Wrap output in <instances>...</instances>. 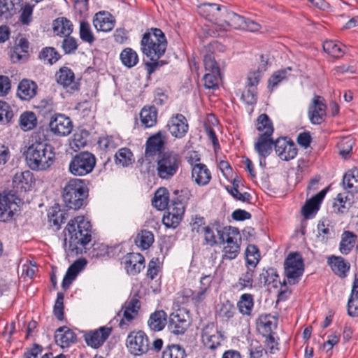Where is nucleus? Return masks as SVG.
<instances>
[{
    "label": "nucleus",
    "instance_id": "36",
    "mask_svg": "<svg viewBox=\"0 0 358 358\" xmlns=\"http://www.w3.org/2000/svg\"><path fill=\"white\" fill-rule=\"evenodd\" d=\"M217 232L220 243L224 245L234 243V241H241L239 231L236 227L231 226L225 227L221 229H217Z\"/></svg>",
    "mask_w": 358,
    "mask_h": 358
},
{
    "label": "nucleus",
    "instance_id": "40",
    "mask_svg": "<svg viewBox=\"0 0 358 358\" xmlns=\"http://www.w3.org/2000/svg\"><path fill=\"white\" fill-rule=\"evenodd\" d=\"M167 315L162 310L152 313L148 321L150 329L153 331H162L166 324Z\"/></svg>",
    "mask_w": 358,
    "mask_h": 358
},
{
    "label": "nucleus",
    "instance_id": "5",
    "mask_svg": "<svg viewBox=\"0 0 358 358\" xmlns=\"http://www.w3.org/2000/svg\"><path fill=\"white\" fill-rule=\"evenodd\" d=\"M94 154L82 151L73 155L69 164V172L75 176H85L90 173L96 166Z\"/></svg>",
    "mask_w": 358,
    "mask_h": 358
},
{
    "label": "nucleus",
    "instance_id": "14",
    "mask_svg": "<svg viewBox=\"0 0 358 358\" xmlns=\"http://www.w3.org/2000/svg\"><path fill=\"white\" fill-rule=\"evenodd\" d=\"M201 340L206 348L214 350L220 345L224 338L215 324L210 323L203 329Z\"/></svg>",
    "mask_w": 358,
    "mask_h": 358
},
{
    "label": "nucleus",
    "instance_id": "42",
    "mask_svg": "<svg viewBox=\"0 0 358 358\" xmlns=\"http://www.w3.org/2000/svg\"><path fill=\"white\" fill-rule=\"evenodd\" d=\"M255 273V268L247 266L246 271L241 275L234 287L238 290L252 289L253 287Z\"/></svg>",
    "mask_w": 358,
    "mask_h": 358
},
{
    "label": "nucleus",
    "instance_id": "59",
    "mask_svg": "<svg viewBox=\"0 0 358 358\" xmlns=\"http://www.w3.org/2000/svg\"><path fill=\"white\" fill-rule=\"evenodd\" d=\"M13 116L10 106L6 101H0V124L5 125L11 122Z\"/></svg>",
    "mask_w": 358,
    "mask_h": 358
},
{
    "label": "nucleus",
    "instance_id": "46",
    "mask_svg": "<svg viewBox=\"0 0 358 358\" xmlns=\"http://www.w3.org/2000/svg\"><path fill=\"white\" fill-rule=\"evenodd\" d=\"M115 162L122 167L131 165L134 162V157L131 150L128 148L119 149L115 155Z\"/></svg>",
    "mask_w": 358,
    "mask_h": 358
},
{
    "label": "nucleus",
    "instance_id": "26",
    "mask_svg": "<svg viewBox=\"0 0 358 358\" xmlns=\"http://www.w3.org/2000/svg\"><path fill=\"white\" fill-rule=\"evenodd\" d=\"M192 178L199 186L208 185L211 180V173L207 166L201 163L196 164L192 169Z\"/></svg>",
    "mask_w": 358,
    "mask_h": 358
},
{
    "label": "nucleus",
    "instance_id": "60",
    "mask_svg": "<svg viewBox=\"0 0 358 358\" xmlns=\"http://www.w3.org/2000/svg\"><path fill=\"white\" fill-rule=\"evenodd\" d=\"M249 358H268L267 352L257 341H252L249 347Z\"/></svg>",
    "mask_w": 358,
    "mask_h": 358
},
{
    "label": "nucleus",
    "instance_id": "27",
    "mask_svg": "<svg viewBox=\"0 0 358 358\" xmlns=\"http://www.w3.org/2000/svg\"><path fill=\"white\" fill-rule=\"evenodd\" d=\"M275 148V141L272 136L259 135L255 143V150L261 158L265 159Z\"/></svg>",
    "mask_w": 358,
    "mask_h": 358
},
{
    "label": "nucleus",
    "instance_id": "31",
    "mask_svg": "<svg viewBox=\"0 0 358 358\" xmlns=\"http://www.w3.org/2000/svg\"><path fill=\"white\" fill-rule=\"evenodd\" d=\"M29 43L25 38H20L13 48L10 52V59L13 63L26 60L29 56Z\"/></svg>",
    "mask_w": 358,
    "mask_h": 358
},
{
    "label": "nucleus",
    "instance_id": "21",
    "mask_svg": "<svg viewBox=\"0 0 358 358\" xmlns=\"http://www.w3.org/2000/svg\"><path fill=\"white\" fill-rule=\"evenodd\" d=\"M189 325L187 315L180 310L172 313L169 316L168 327L176 335L183 334Z\"/></svg>",
    "mask_w": 358,
    "mask_h": 358
},
{
    "label": "nucleus",
    "instance_id": "62",
    "mask_svg": "<svg viewBox=\"0 0 358 358\" xmlns=\"http://www.w3.org/2000/svg\"><path fill=\"white\" fill-rule=\"evenodd\" d=\"M236 313V308L229 301L223 302L218 310L219 316L229 320L232 318Z\"/></svg>",
    "mask_w": 358,
    "mask_h": 358
},
{
    "label": "nucleus",
    "instance_id": "15",
    "mask_svg": "<svg viewBox=\"0 0 358 358\" xmlns=\"http://www.w3.org/2000/svg\"><path fill=\"white\" fill-rule=\"evenodd\" d=\"M167 127L171 134L177 138H183L188 131L186 117L180 113L173 115L168 121Z\"/></svg>",
    "mask_w": 358,
    "mask_h": 358
},
{
    "label": "nucleus",
    "instance_id": "18",
    "mask_svg": "<svg viewBox=\"0 0 358 358\" xmlns=\"http://www.w3.org/2000/svg\"><path fill=\"white\" fill-rule=\"evenodd\" d=\"M326 109L327 106L324 103V99L320 96H315L308 112L311 123L320 124L324 120Z\"/></svg>",
    "mask_w": 358,
    "mask_h": 358
},
{
    "label": "nucleus",
    "instance_id": "47",
    "mask_svg": "<svg viewBox=\"0 0 358 358\" xmlns=\"http://www.w3.org/2000/svg\"><path fill=\"white\" fill-rule=\"evenodd\" d=\"M253 307L254 298L251 294L245 293L240 296L237 302V308L242 315L250 316Z\"/></svg>",
    "mask_w": 358,
    "mask_h": 358
},
{
    "label": "nucleus",
    "instance_id": "29",
    "mask_svg": "<svg viewBox=\"0 0 358 358\" xmlns=\"http://www.w3.org/2000/svg\"><path fill=\"white\" fill-rule=\"evenodd\" d=\"M326 192V190L323 189L306 202L302 208V214L305 218L309 219L317 212Z\"/></svg>",
    "mask_w": 358,
    "mask_h": 358
},
{
    "label": "nucleus",
    "instance_id": "38",
    "mask_svg": "<svg viewBox=\"0 0 358 358\" xmlns=\"http://www.w3.org/2000/svg\"><path fill=\"white\" fill-rule=\"evenodd\" d=\"M73 24L66 17H58L52 22L53 32L60 36H68L73 31Z\"/></svg>",
    "mask_w": 358,
    "mask_h": 358
},
{
    "label": "nucleus",
    "instance_id": "52",
    "mask_svg": "<svg viewBox=\"0 0 358 358\" xmlns=\"http://www.w3.org/2000/svg\"><path fill=\"white\" fill-rule=\"evenodd\" d=\"M36 124L37 118L34 112L26 111L21 114L20 117V126L23 131H30L35 128Z\"/></svg>",
    "mask_w": 358,
    "mask_h": 358
},
{
    "label": "nucleus",
    "instance_id": "58",
    "mask_svg": "<svg viewBox=\"0 0 358 358\" xmlns=\"http://www.w3.org/2000/svg\"><path fill=\"white\" fill-rule=\"evenodd\" d=\"M186 353L179 345H168L162 352V358H185Z\"/></svg>",
    "mask_w": 358,
    "mask_h": 358
},
{
    "label": "nucleus",
    "instance_id": "10",
    "mask_svg": "<svg viewBox=\"0 0 358 358\" xmlns=\"http://www.w3.org/2000/svg\"><path fill=\"white\" fill-rule=\"evenodd\" d=\"M197 10L200 15L220 27L226 7L217 3H203L198 6Z\"/></svg>",
    "mask_w": 358,
    "mask_h": 358
},
{
    "label": "nucleus",
    "instance_id": "22",
    "mask_svg": "<svg viewBox=\"0 0 358 358\" xmlns=\"http://www.w3.org/2000/svg\"><path fill=\"white\" fill-rule=\"evenodd\" d=\"M123 264L127 273L136 275L145 267V258L140 253H129L124 257Z\"/></svg>",
    "mask_w": 358,
    "mask_h": 358
},
{
    "label": "nucleus",
    "instance_id": "32",
    "mask_svg": "<svg viewBox=\"0 0 358 358\" xmlns=\"http://www.w3.org/2000/svg\"><path fill=\"white\" fill-rule=\"evenodd\" d=\"M278 324V318L271 314H262L257 319L258 330L264 335L272 334Z\"/></svg>",
    "mask_w": 358,
    "mask_h": 358
},
{
    "label": "nucleus",
    "instance_id": "44",
    "mask_svg": "<svg viewBox=\"0 0 358 358\" xmlns=\"http://www.w3.org/2000/svg\"><path fill=\"white\" fill-rule=\"evenodd\" d=\"M348 314L350 317L358 316V278H355L347 304Z\"/></svg>",
    "mask_w": 358,
    "mask_h": 358
},
{
    "label": "nucleus",
    "instance_id": "17",
    "mask_svg": "<svg viewBox=\"0 0 358 358\" xmlns=\"http://www.w3.org/2000/svg\"><path fill=\"white\" fill-rule=\"evenodd\" d=\"M58 84L71 93L78 90L79 84L76 81L73 71L66 66L61 67L55 74Z\"/></svg>",
    "mask_w": 358,
    "mask_h": 358
},
{
    "label": "nucleus",
    "instance_id": "55",
    "mask_svg": "<svg viewBox=\"0 0 358 358\" xmlns=\"http://www.w3.org/2000/svg\"><path fill=\"white\" fill-rule=\"evenodd\" d=\"M241 241H234L224 245L222 249L223 259H234L240 253Z\"/></svg>",
    "mask_w": 358,
    "mask_h": 358
},
{
    "label": "nucleus",
    "instance_id": "23",
    "mask_svg": "<svg viewBox=\"0 0 358 358\" xmlns=\"http://www.w3.org/2000/svg\"><path fill=\"white\" fill-rule=\"evenodd\" d=\"M34 184L33 173L29 171L16 173L13 178V186L17 192L29 191Z\"/></svg>",
    "mask_w": 358,
    "mask_h": 358
},
{
    "label": "nucleus",
    "instance_id": "25",
    "mask_svg": "<svg viewBox=\"0 0 358 358\" xmlns=\"http://www.w3.org/2000/svg\"><path fill=\"white\" fill-rule=\"evenodd\" d=\"M140 308L141 302L137 297L133 296L128 299L122 308L123 310V317L120 324L122 325L124 323V320L128 322H131L137 316Z\"/></svg>",
    "mask_w": 358,
    "mask_h": 358
},
{
    "label": "nucleus",
    "instance_id": "3",
    "mask_svg": "<svg viewBox=\"0 0 358 358\" xmlns=\"http://www.w3.org/2000/svg\"><path fill=\"white\" fill-rule=\"evenodd\" d=\"M166 47V38L160 29L151 28L143 34L141 50L150 60H159L164 55Z\"/></svg>",
    "mask_w": 358,
    "mask_h": 358
},
{
    "label": "nucleus",
    "instance_id": "49",
    "mask_svg": "<svg viewBox=\"0 0 358 358\" xmlns=\"http://www.w3.org/2000/svg\"><path fill=\"white\" fill-rule=\"evenodd\" d=\"M152 204L158 210H164L169 206V192L164 187L159 188L155 193L152 200Z\"/></svg>",
    "mask_w": 358,
    "mask_h": 358
},
{
    "label": "nucleus",
    "instance_id": "35",
    "mask_svg": "<svg viewBox=\"0 0 358 358\" xmlns=\"http://www.w3.org/2000/svg\"><path fill=\"white\" fill-rule=\"evenodd\" d=\"M86 265L85 259H79L72 264L68 268L66 275L62 280V287L66 289L76 279L77 275L81 271Z\"/></svg>",
    "mask_w": 358,
    "mask_h": 358
},
{
    "label": "nucleus",
    "instance_id": "8",
    "mask_svg": "<svg viewBox=\"0 0 358 358\" xmlns=\"http://www.w3.org/2000/svg\"><path fill=\"white\" fill-rule=\"evenodd\" d=\"M286 282L295 285L299 282L304 271L303 259L299 253H291L284 262Z\"/></svg>",
    "mask_w": 358,
    "mask_h": 358
},
{
    "label": "nucleus",
    "instance_id": "9",
    "mask_svg": "<svg viewBox=\"0 0 358 358\" xmlns=\"http://www.w3.org/2000/svg\"><path fill=\"white\" fill-rule=\"evenodd\" d=\"M127 347L131 354L141 355L150 349V341L142 331L131 332L127 338Z\"/></svg>",
    "mask_w": 358,
    "mask_h": 358
},
{
    "label": "nucleus",
    "instance_id": "6",
    "mask_svg": "<svg viewBox=\"0 0 358 358\" xmlns=\"http://www.w3.org/2000/svg\"><path fill=\"white\" fill-rule=\"evenodd\" d=\"M181 163L180 157L173 152L160 154L157 164V176L162 179H170L175 176Z\"/></svg>",
    "mask_w": 358,
    "mask_h": 358
},
{
    "label": "nucleus",
    "instance_id": "45",
    "mask_svg": "<svg viewBox=\"0 0 358 358\" xmlns=\"http://www.w3.org/2000/svg\"><path fill=\"white\" fill-rule=\"evenodd\" d=\"M343 185L345 189L352 192H358V169L355 168L347 171L343 178Z\"/></svg>",
    "mask_w": 358,
    "mask_h": 358
},
{
    "label": "nucleus",
    "instance_id": "39",
    "mask_svg": "<svg viewBox=\"0 0 358 358\" xmlns=\"http://www.w3.org/2000/svg\"><path fill=\"white\" fill-rule=\"evenodd\" d=\"M259 280L265 285H271L273 288H278L279 285L285 286L287 284L286 280H284L282 283L280 282L279 275L273 268L263 270L262 273L259 274Z\"/></svg>",
    "mask_w": 358,
    "mask_h": 358
},
{
    "label": "nucleus",
    "instance_id": "34",
    "mask_svg": "<svg viewBox=\"0 0 358 358\" xmlns=\"http://www.w3.org/2000/svg\"><path fill=\"white\" fill-rule=\"evenodd\" d=\"M36 92V84L31 80L24 79L18 85L17 94L20 99L29 101L35 96Z\"/></svg>",
    "mask_w": 358,
    "mask_h": 358
},
{
    "label": "nucleus",
    "instance_id": "19",
    "mask_svg": "<svg viewBox=\"0 0 358 358\" xmlns=\"http://www.w3.org/2000/svg\"><path fill=\"white\" fill-rule=\"evenodd\" d=\"M111 332V327H101L98 329L86 333L84 336L85 341L87 345L93 348H99L107 340Z\"/></svg>",
    "mask_w": 358,
    "mask_h": 358
},
{
    "label": "nucleus",
    "instance_id": "57",
    "mask_svg": "<svg viewBox=\"0 0 358 358\" xmlns=\"http://www.w3.org/2000/svg\"><path fill=\"white\" fill-rule=\"evenodd\" d=\"M79 35L83 41L90 44H92L95 40L90 24L85 20H82L80 22Z\"/></svg>",
    "mask_w": 358,
    "mask_h": 358
},
{
    "label": "nucleus",
    "instance_id": "43",
    "mask_svg": "<svg viewBox=\"0 0 358 358\" xmlns=\"http://www.w3.org/2000/svg\"><path fill=\"white\" fill-rule=\"evenodd\" d=\"M256 129L259 135L272 136L274 131L273 122L268 115L263 113L256 120Z\"/></svg>",
    "mask_w": 358,
    "mask_h": 358
},
{
    "label": "nucleus",
    "instance_id": "53",
    "mask_svg": "<svg viewBox=\"0 0 358 358\" xmlns=\"http://www.w3.org/2000/svg\"><path fill=\"white\" fill-rule=\"evenodd\" d=\"M122 63L128 68H131L138 62V56L135 50L130 48H124L120 55Z\"/></svg>",
    "mask_w": 358,
    "mask_h": 358
},
{
    "label": "nucleus",
    "instance_id": "37",
    "mask_svg": "<svg viewBox=\"0 0 358 358\" xmlns=\"http://www.w3.org/2000/svg\"><path fill=\"white\" fill-rule=\"evenodd\" d=\"M357 239V235L350 231H344L341 234L339 243V251L342 255H347L351 252Z\"/></svg>",
    "mask_w": 358,
    "mask_h": 358
},
{
    "label": "nucleus",
    "instance_id": "24",
    "mask_svg": "<svg viewBox=\"0 0 358 358\" xmlns=\"http://www.w3.org/2000/svg\"><path fill=\"white\" fill-rule=\"evenodd\" d=\"M115 21L112 15L105 11L96 13L93 19V24L98 31L108 32L115 27Z\"/></svg>",
    "mask_w": 358,
    "mask_h": 358
},
{
    "label": "nucleus",
    "instance_id": "54",
    "mask_svg": "<svg viewBox=\"0 0 358 358\" xmlns=\"http://www.w3.org/2000/svg\"><path fill=\"white\" fill-rule=\"evenodd\" d=\"M39 58L45 64H53L59 59L60 55L54 48L45 47L41 51Z\"/></svg>",
    "mask_w": 358,
    "mask_h": 358
},
{
    "label": "nucleus",
    "instance_id": "13",
    "mask_svg": "<svg viewBox=\"0 0 358 358\" xmlns=\"http://www.w3.org/2000/svg\"><path fill=\"white\" fill-rule=\"evenodd\" d=\"M185 213V206L180 202H173L167 208L162 218L163 224L167 228H176L180 223Z\"/></svg>",
    "mask_w": 358,
    "mask_h": 358
},
{
    "label": "nucleus",
    "instance_id": "63",
    "mask_svg": "<svg viewBox=\"0 0 358 358\" xmlns=\"http://www.w3.org/2000/svg\"><path fill=\"white\" fill-rule=\"evenodd\" d=\"M34 5L26 3L21 8V13L19 17V22L25 26H28L33 20L32 14L34 10Z\"/></svg>",
    "mask_w": 358,
    "mask_h": 358
},
{
    "label": "nucleus",
    "instance_id": "2",
    "mask_svg": "<svg viewBox=\"0 0 358 358\" xmlns=\"http://www.w3.org/2000/svg\"><path fill=\"white\" fill-rule=\"evenodd\" d=\"M31 143L25 152V158L29 167L34 171H45L55 162L54 147L41 138L38 134L31 136Z\"/></svg>",
    "mask_w": 358,
    "mask_h": 358
},
{
    "label": "nucleus",
    "instance_id": "56",
    "mask_svg": "<svg viewBox=\"0 0 358 358\" xmlns=\"http://www.w3.org/2000/svg\"><path fill=\"white\" fill-rule=\"evenodd\" d=\"M245 255L247 266L256 268L260 259L258 248L255 245H249L246 248Z\"/></svg>",
    "mask_w": 358,
    "mask_h": 358
},
{
    "label": "nucleus",
    "instance_id": "1",
    "mask_svg": "<svg viewBox=\"0 0 358 358\" xmlns=\"http://www.w3.org/2000/svg\"><path fill=\"white\" fill-rule=\"evenodd\" d=\"M92 224L84 216L71 219L64 230L65 250L71 255L82 253L92 241Z\"/></svg>",
    "mask_w": 358,
    "mask_h": 358
},
{
    "label": "nucleus",
    "instance_id": "64",
    "mask_svg": "<svg viewBox=\"0 0 358 358\" xmlns=\"http://www.w3.org/2000/svg\"><path fill=\"white\" fill-rule=\"evenodd\" d=\"M78 42L76 38L68 36H64L62 43V48L65 54H73L78 49Z\"/></svg>",
    "mask_w": 358,
    "mask_h": 358
},
{
    "label": "nucleus",
    "instance_id": "33",
    "mask_svg": "<svg viewBox=\"0 0 358 358\" xmlns=\"http://www.w3.org/2000/svg\"><path fill=\"white\" fill-rule=\"evenodd\" d=\"M353 195L349 193H339L334 199L333 204L334 212L337 214H345L351 208Z\"/></svg>",
    "mask_w": 358,
    "mask_h": 358
},
{
    "label": "nucleus",
    "instance_id": "7",
    "mask_svg": "<svg viewBox=\"0 0 358 358\" xmlns=\"http://www.w3.org/2000/svg\"><path fill=\"white\" fill-rule=\"evenodd\" d=\"M228 27H232L236 29H245L250 31H257L260 29L261 26L257 22L246 19L234 12L229 10L226 8V12L224 13L220 29L225 31Z\"/></svg>",
    "mask_w": 358,
    "mask_h": 358
},
{
    "label": "nucleus",
    "instance_id": "48",
    "mask_svg": "<svg viewBox=\"0 0 358 358\" xmlns=\"http://www.w3.org/2000/svg\"><path fill=\"white\" fill-rule=\"evenodd\" d=\"M345 45L340 42L326 41L323 43V50L334 58H341L345 54Z\"/></svg>",
    "mask_w": 358,
    "mask_h": 358
},
{
    "label": "nucleus",
    "instance_id": "41",
    "mask_svg": "<svg viewBox=\"0 0 358 358\" xmlns=\"http://www.w3.org/2000/svg\"><path fill=\"white\" fill-rule=\"evenodd\" d=\"M140 119L141 124L145 128H150L155 126L157 122V110L156 107L144 106L140 113Z\"/></svg>",
    "mask_w": 358,
    "mask_h": 358
},
{
    "label": "nucleus",
    "instance_id": "28",
    "mask_svg": "<svg viewBox=\"0 0 358 358\" xmlns=\"http://www.w3.org/2000/svg\"><path fill=\"white\" fill-rule=\"evenodd\" d=\"M327 262L333 272L340 278H345L350 269V264L341 256L332 255Z\"/></svg>",
    "mask_w": 358,
    "mask_h": 358
},
{
    "label": "nucleus",
    "instance_id": "12",
    "mask_svg": "<svg viewBox=\"0 0 358 358\" xmlns=\"http://www.w3.org/2000/svg\"><path fill=\"white\" fill-rule=\"evenodd\" d=\"M274 150L279 158L283 161H289L297 154L295 143L287 137H280L275 140Z\"/></svg>",
    "mask_w": 358,
    "mask_h": 358
},
{
    "label": "nucleus",
    "instance_id": "20",
    "mask_svg": "<svg viewBox=\"0 0 358 358\" xmlns=\"http://www.w3.org/2000/svg\"><path fill=\"white\" fill-rule=\"evenodd\" d=\"M17 205L14 195L0 194V222L10 220L17 210Z\"/></svg>",
    "mask_w": 358,
    "mask_h": 358
},
{
    "label": "nucleus",
    "instance_id": "50",
    "mask_svg": "<svg viewBox=\"0 0 358 358\" xmlns=\"http://www.w3.org/2000/svg\"><path fill=\"white\" fill-rule=\"evenodd\" d=\"M21 0H0V19L8 20L15 11V6Z\"/></svg>",
    "mask_w": 358,
    "mask_h": 358
},
{
    "label": "nucleus",
    "instance_id": "61",
    "mask_svg": "<svg viewBox=\"0 0 358 358\" xmlns=\"http://www.w3.org/2000/svg\"><path fill=\"white\" fill-rule=\"evenodd\" d=\"M291 68L282 69L275 72L268 80V87L273 90L275 88L279 83L287 79V71H290Z\"/></svg>",
    "mask_w": 358,
    "mask_h": 358
},
{
    "label": "nucleus",
    "instance_id": "4",
    "mask_svg": "<svg viewBox=\"0 0 358 358\" xmlns=\"http://www.w3.org/2000/svg\"><path fill=\"white\" fill-rule=\"evenodd\" d=\"M87 196V187L83 180L72 178L64 187V201L69 208L74 210L80 208Z\"/></svg>",
    "mask_w": 358,
    "mask_h": 358
},
{
    "label": "nucleus",
    "instance_id": "16",
    "mask_svg": "<svg viewBox=\"0 0 358 358\" xmlns=\"http://www.w3.org/2000/svg\"><path fill=\"white\" fill-rule=\"evenodd\" d=\"M166 143V136L164 131H159L150 136L145 143V157H153L157 153L162 152L164 149Z\"/></svg>",
    "mask_w": 358,
    "mask_h": 358
},
{
    "label": "nucleus",
    "instance_id": "30",
    "mask_svg": "<svg viewBox=\"0 0 358 358\" xmlns=\"http://www.w3.org/2000/svg\"><path fill=\"white\" fill-rule=\"evenodd\" d=\"M56 343L62 348H67L77 341L76 334L66 327L58 328L55 334Z\"/></svg>",
    "mask_w": 358,
    "mask_h": 358
},
{
    "label": "nucleus",
    "instance_id": "11",
    "mask_svg": "<svg viewBox=\"0 0 358 358\" xmlns=\"http://www.w3.org/2000/svg\"><path fill=\"white\" fill-rule=\"evenodd\" d=\"M49 127L54 134L66 136L72 131L73 123L69 117L61 113H56L51 117Z\"/></svg>",
    "mask_w": 358,
    "mask_h": 358
},
{
    "label": "nucleus",
    "instance_id": "51",
    "mask_svg": "<svg viewBox=\"0 0 358 358\" xmlns=\"http://www.w3.org/2000/svg\"><path fill=\"white\" fill-rule=\"evenodd\" d=\"M154 242V235L148 230H141L135 238L136 245L142 250L148 249Z\"/></svg>",
    "mask_w": 358,
    "mask_h": 358
}]
</instances>
